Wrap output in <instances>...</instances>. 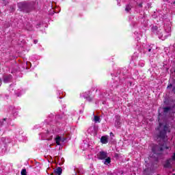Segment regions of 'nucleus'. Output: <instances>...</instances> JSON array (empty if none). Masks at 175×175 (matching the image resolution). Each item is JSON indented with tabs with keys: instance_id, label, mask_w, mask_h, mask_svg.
I'll list each match as a JSON object with an SVG mask.
<instances>
[{
	"instance_id": "obj_17",
	"label": "nucleus",
	"mask_w": 175,
	"mask_h": 175,
	"mask_svg": "<svg viewBox=\"0 0 175 175\" xmlns=\"http://www.w3.org/2000/svg\"><path fill=\"white\" fill-rule=\"evenodd\" d=\"M171 159H172V161H175V152L173 153Z\"/></svg>"
},
{
	"instance_id": "obj_14",
	"label": "nucleus",
	"mask_w": 175,
	"mask_h": 175,
	"mask_svg": "<svg viewBox=\"0 0 175 175\" xmlns=\"http://www.w3.org/2000/svg\"><path fill=\"white\" fill-rule=\"evenodd\" d=\"M132 9V6L131 5H127L125 8L126 12H129Z\"/></svg>"
},
{
	"instance_id": "obj_2",
	"label": "nucleus",
	"mask_w": 175,
	"mask_h": 175,
	"mask_svg": "<svg viewBox=\"0 0 175 175\" xmlns=\"http://www.w3.org/2000/svg\"><path fill=\"white\" fill-rule=\"evenodd\" d=\"M169 148H170V147L167 146L165 142H163L158 145H154L152 148V151L155 155H162L163 150H169Z\"/></svg>"
},
{
	"instance_id": "obj_5",
	"label": "nucleus",
	"mask_w": 175,
	"mask_h": 175,
	"mask_svg": "<svg viewBox=\"0 0 175 175\" xmlns=\"http://www.w3.org/2000/svg\"><path fill=\"white\" fill-rule=\"evenodd\" d=\"M12 79H13L12 75H5L3 77V81L6 84L9 83V81H10Z\"/></svg>"
},
{
	"instance_id": "obj_22",
	"label": "nucleus",
	"mask_w": 175,
	"mask_h": 175,
	"mask_svg": "<svg viewBox=\"0 0 175 175\" xmlns=\"http://www.w3.org/2000/svg\"><path fill=\"white\" fill-rule=\"evenodd\" d=\"M139 8H143V4L142 3H139Z\"/></svg>"
},
{
	"instance_id": "obj_10",
	"label": "nucleus",
	"mask_w": 175,
	"mask_h": 175,
	"mask_svg": "<svg viewBox=\"0 0 175 175\" xmlns=\"http://www.w3.org/2000/svg\"><path fill=\"white\" fill-rule=\"evenodd\" d=\"M163 113H169L170 110H172V108L170 107H165L163 108Z\"/></svg>"
},
{
	"instance_id": "obj_24",
	"label": "nucleus",
	"mask_w": 175,
	"mask_h": 175,
	"mask_svg": "<svg viewBox=\"0 0 175 175\" xmlns=\"http://www.w3.org/2000/svg\"><path fill=\"white\" fill-rule=\"evenodd\" d=\"M34 43H35V44H36V43H38V40H35Z\"/></svg>"
},
{
	"instance_id": "obj_18",
	"label": "nucleus",
	"mask_w": 175,
	"mask_h": 175,
	"mask_svg": "<svg viewBox=\"0 0 175 175\" xmlns=\"http://www.w3.org/2000/svg\"><path fill=\"white\" fill-rule=\"evenodd\" d=\"M148 172V169H145L144 170V174H148V173H147Z\"/></svg>"
},
{
	"instance_id": "obj_3",
	"label": "nucleus",
	"mask_w": 175,
	"mask_h": 175,
	"mask_svg": "<svg viewBox=\"0 0 175 175\" xmlns=\"http://www.w3.org/2000/svg\"><path fill=\"white\" fill-rule=\"evenodd\" d=\"M170 133V129L169 126V124H165L162 130L159 131V134H157V140H165V139H166V135L167 133Z\"/></svg>"
},
{
	"instance_id": "obj_27",
	"label": "nucleus",
	"mask_w": 175,
	"mask_h": 175,
	"mask_svg": "<svg viewBox=\"0 0 175 175\" xmlns=\"http://www.w3.org/2000/svg\"><path fill=\"white\" fill-rule=\"evenodd\" d=\"M148 51H149V52L151 51V49H148Z\"/></svg>"
},
{
	"instance_id": "obj_6",
	"label": "nucleus",
	"mask_w": 175,
	"mask_h": 175,
	"mask_svg": "<svg viewBox=\"0 0 175 175\" xmlns=\"http://www.w3.org/2000/svg\"><path fill=\"white\" fill-rule=\"evenodd\" d=\"M173 163V159H168L165 161V163L164 164V167L169 168L172 167V164Z\"/></svg>"
},
{
	"instance_id": "obj_4",
	"label": "nucleus",
	"mask_w": 175,
	"mask_h": 175,
	"mask_svg": "<svg viewBox=\"0 0 175 175\" xmlns=\"http://www.w3.org/2000/svg\"><path fill=\"white\" fill-rule=\"evenodd\" d=\"M97 158L98 159H100V161H103V159H106L107 158V152L105 151H100L97 154Z\"/></svg>"
},
{
	"instance_id": "obj_13",
	"label": "nucleus",
	"mask_w": 175,
	"mask_h": 175,
	"mask_svg": "<svg viewBox=\"0 0 175 175\" xmlns=\"http://www.w3.org/2000/svg\"><path fill=\"white\" fill-rule=\"evenodd\" d=\"M151 31H152V32H154V33L157 32V31H158V27L152 26V29H151Z\"/></svg>"
},
{
	"instance_id": "obj_25",
	"label": "nucleus",
	"mask_w": 175,
	"mask_h": 175,
	"mask_svg": "<svg viewBox=\"0 0 175 175\" xmlns=\"http://www.w3.org/2000/svg\"><path fill=\"white\" fill-rule=\"evenodd\" d=\"M0 84H2V79L0 78Z\"/></svg>"
},
{
	"instance_id": "obj_21",
	"label": "nucleus",
	"mask_w": 175,
	"mask_h": 175,
	"mask_svg": "<svg viewBox=\"0 0 175 175\" xmlns=\"http://www.w3.org/2000/svg\"><path fill=\"white\" fill-rule=\"evenodd\" d=\"M3 126V122H0V126Z\"/></svg>"
},
{
	"instance_id": "obj_23",
	"label": "nucleus",
	"mask_w": 175,
	"mask_h": 175,
	"mask_svg": "<svg viewBox=\"0 0 175 175\" xmlns=\"http://www.w3.org/2000/svg\"><path fill=\"white\" fill-rule=\"evenodd\" d=\"M172 92H174V94H175V87L173 88Z\"/></svg>"
},
{
	"instance_id": "obj_15",
	"label": "nucleus",
	"mask_w": 175,
	"mask_h": 175,
	"mask_svg": "<svg viewBox=\"0 0 175 175\" xmlns=\"http://www.w3.org/2000/svg\"><path fill=\"white\" fill-rule=\"evenodd\" d=\"M21 175H27V170L26 169H23L21 172Z\"/></svg>"
},
{
	"instance_id": "obj_20",
	"label": "nucleus",
	"mask_w": 175,
	"mask_h": 175,
	"mask_svg": "<svg viewBox=\"0 0 175 175\" xmlns=\"http://www.w3.org/2000/svg\"><path fill=\"white\" fill-rule=\"evenodd\" d=\"M161 126H162V123H159V127L157 128V129L159 130V129L161 128Z\"/></svg>"
},
{
	"instance_id": "obj_28",
	"label": "nucleus",
	"mask_w": 175,
	"mask_h": 175,
	"mask_svg": "<svg viewBox=\"0 0 175 175\" xmlns=\"http://www.w3.org/2000/svg\"><path fill=\"white\" fill-rule=\"evenodd\" d=\"M2 12L0 11V16H1V14Z\"/></svg>"
},
{
	"instance_id": "obj_19",
	"label": "nucleus",
	"mask_w": 175,
	"mask_h": 175,
	"mask_svg": "<svg viewBox=\"0 0 175 175\" xmlns=\"http://www.w3.org/2000/svg\"><path fill=\"white\" fill-rule=\"evenodd\" d=\"M172 87H173V85H172V83H171V84H170V85L167 86V88H172Z\"/></svg>"
},
{
	"instance_id": "obj_16",
	"label": "nucleus",
	"mask_w": 175,
	"mask_h": 175,
	"mask_svg": "<svg viewBox=\"0 0 175 175\" xmlns=\"http://www.w3.org/2000/svg\"><path fill=\"white\" fill-rule=\"evenodd\" d=\"M85 99L88 100V102H91V100H92V98H91L90 96L86 97Z\"/></svg>"
},
{
	"instance_id": "obj_8",
	"label": "nucleus",
	"mask_w": 175,
	"mask_h": 175,
	"mask_svg": "<svg viewBox=\"0 0 175 175\" xmlns=\"http://www.w3.org/2000/svg\"><path fill=\"white\" fill-rule=\"evenodd\" d=\"M100 142L103 144H107L109 143V139L106 136H102L100 138Z\"/></svg>"
},
{
	"instance_id": "obj_26",
	"label": "nucleus",
	"mask_w": 175,
	"mask_h": 175,
	"mask_svg": "<svg viewBox=\"0 0 175 175\" xmlns=\"http://www.w3.org/2000/svg\"><path fill=\"white\" fill-rule=\"evenodd\" d=\"M3 121H6V118H3Z\"/></svg>"
},
{
	"instance_id": "obj_1",
	"label": "nucleus",
	"mask_w": 175,
	"mask_h": 175,
	"mask_svg": "<svg viewBox=\"0 0 175 175\" xmlns=\"http://www.w3.org/2000/svg\"><path fill=\"white\" fill-rule=\"evenodd\" d=\"M18 8L20 12H25V13H29L33 10V3L32 2H20L18 3Z\"/></svg>"
},
{
	"instance_id": "obj_7",
	"label": "nucleus",
	"mask_w": 175,
	"mask_h": 175,
	"mask_svg": "<svg viewBox=\"0 0 175 175\" xmlns=\"http://www.w3.org/2000/svg\"><path fill=\"white\" fill-rule=\"evenodd\" d=\"M54 174H57V175L62 174V168L61 167H58L57 168L54 170V173L51 174V175H54Z\"/></svg>"
},
{
	"instance_id": "obj_11",
	"label": "nucleus",
	"mask_w": 175,
	"mask_h": 175,
	"mask_svg": "<svg viewBox=\"0 0 175 175\" xmlns=\"http://www.w3.org/2000/svg\"><path fill=\"white\" fill-rule=\"evenodd\" d=\"M105 159V162H104V164H105V165H109V163H111V158L107 157V159Z\"/></svg>"
},
{
	"instance_id": "obj_9",
	"label": "nucleus",
	"mask_w": 175,
	"mask_h": 175,
	"mask_svg": "<svg viewBox=\"0 0 175 175\" xmlns=\"http://www.w3.org/2000/svg\"><path fill=\"white\" fill-rule=\"evenodd\" d=\"M56 144L57 146H61V137L59 135H57L55 138Z\"/></svg>"
},
{
	"instance_id": "obj_12",
	"label": "nucleus",
	"mask_w": 175,
	"mask_h": 175,
	"mask_svg": "<svg viewBox=\"0 0 175 175\" xmlns=\"http://www.w3.org/2000/svg\"><path fill=\"white\" fill-rule=\"evenodd\" d=\"M94 122H100V118L98 116H94Z\"/></svg>"
}]
</instances>
